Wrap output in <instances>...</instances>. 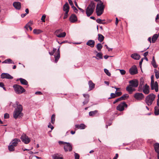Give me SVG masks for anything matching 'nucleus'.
Wrapping results in <instances>:
<instances>
[{"label": "nucleus", "mask_w": 159, "mask_h": 159, "mask_svg": "<svg viewBox=\"0 0 159 159\" xmlns=\"http://www.w3.org/2000/svg\"><path fill=\"white\" fill-rule=\"evenodd\" d=\"M104 36L101 34H98V40L100 42H102L104 39Z\"/></svg>", "instance_id": "obj_31"}, {"label": "nucleus", "mask_w": 159, "mask_h": 159, "mask_svg": "<svg viewBox=\"0 0 159 159\" xmlns=\"http://www.w3.org/2000/svg\"><path fill=\"white\" fill-rule=\"evenodd\" d=\"M69 20L71 22L74 23L77 20L76 16L75 14H72L70 17Z\"/></svg>", "instance_id": "obj_17"}, {"label": "nucleus", "mask_w": 159, "mask_h": 159, "mask_svg": "<svg viewBox=\"0 0 159 159\" xmlns=\"http://www.w3.org/2000/svg\"><path fill=\"white\" fill-rule=\"evenodd\" d=\"M148 52H145L143 54V56L144 57H146L148 54Z\"/></svg>", "instance_id": "obj_63"}, {"label": "nucleus", "mask_w": 159, "mask_h": 159, "mask_svg": "<svg viewBox=\"0 0 159 159\" xmlns=\"http://www.w3.org/2000/svg\"><path fill=\"white\" fill-rule=\"evenodd\" d=\"M48 128H51L52 130L54 128L51 125L50 123H49V125H48Z\"/></svg>", "instance_id": "obj_61"}, {"label": "nucleus", "mask_w": 159, "mask_h": 159, "mask_svg": "<svg viewBox=\"0 0 159 159\" xmlns=\"http://www.w3.org/2000/svg\"><path fill=\"white\" fill-rule=\"evenodd\" d=\"M15 147L14 146L10 143L8 147V149L11 152L15 150Z\"/></svg>", "instance_id": "obj_36"}, {"label": "nucleus", "mask_w": 159, "mask_h": 159, "mask_svg": "<svg viewBox=\"0 0 159 159\" xmlns=\"http://www.w3.org/2000/svg\"><path fill=\"white\" fill-rule=\"evenodd\" d=\"M144 80L142 78H141L140 82L139 84V86L143 87L144 85Z\"/></svg>", "instance_id": "obj_43"}, {"label": "nucleus", "mask_w": 159, "mask_h": 159, "mask_svg": "<svg viewBox=\"0 0 159 159\" xmlns=\"http://www.w3.org/2000/svg\"><path fill=\"white\" fill-rule=\"evenodd\" d=\"M129 84L126 88V90L129 94H131L132 92L135 90V88L138 87L139 83L138 80L134 79L129 81Z\"/></svg>", "instance_id": "obj_2"}, {"label": "nucleus", "mask_w": 159, "mask_h": 159, "mask_svg": "<svg viewBox=\"0 0 159 159\" xmlns=\"http://www.w3.org/2000/svg\"><path fill=\"white\" fill-rule=\"evenodd\" d=\"M134 97L137 100H141L144 98V96L142 93H136L134 95Z\"/></svg>", "instance_id": "obj_9"}, {"label": "nucleus", "mask_w": 159, "mask_h": 159, "mask_svg": "<svg viewBox=\"0 0 159 159\" xmlns=\"http://www.w3.org/2000/svg\"><path fill=\"white\" fill-rule=\"evenodd\" d=\"M154 146L156 152L157 153L159 152V143H156L154 144Z\"/></svg>", "instance_id": "obj_27"}, {"label": "nucleus", "mask_w": 159, "mask_h": 159, "mask_svg": "<svg viewBox=\"0 0 159 159\" xmlns=\"http://www.w3.org/2000/svg\"><path fill=\"white\" fill-rule=\"evenodd\" d=\"M1 78L2 79H12L13 77L7 73H2L1 75Z\"/></svg>", "instance_id": "obj_13"}, {"label": "nucleus", "mask_w": 159, "mask_h": 159, "mask_svg": "<svg viewBox=\"0 0 159 159\" xmlns=\"http://www.w3.org/2000/svg\"><path fill=\"white\" fill-rule=\"evenodd\" d=\"M118 154L117 153L116 154L115 156L113 158V159H117V158L118 157Z\"/></svg>", "instance_id": "obj_64"}, {"label": "nucleus", "mask_w": 159, "mask_h": 159, "mask_svg": "<svg viewBox=\"0 0 159 159\" xmlns=\"http://www.w3.org/2000/svg\"><path fill=\"white\" fill-rule=\"evenodd\" d=\"M129 73L131 75H134L137 74L138 72L137 67L135 65L133 66L129 70Z\"/></svg>", "instance_id": "obj_10"}, {"label": "nucleus", "mask_w": 159, "mask_h": 159, "mask_svg": "<svg viewBox=\"0 0 159 159\" xmlns=\"http://www.w3.org/2000/svg\"><path fill=\"white\" fill-rule=\"evenodd\" d=\"M96 48L98 51H100L102 48V46L101 43H98L97 45Z\"/></svg>", "instance_id": "obj_39"}, {"label": "nucleus", "mask_w": 159, "mask_h": 159, "mask_svg": "<svg viewBox=\"0 0 159 159\" xmlns=\"http://www.w3.org/2000/svg\"><path fill=\"white\" fill-rule=\"evenodd\" d=\"M68 11H67L64 14V16L63 17V19H66L67 18L68 16Z\"/></svg>", "instance_id": "obj_51"}, {"label": "nucleus", "mask_w": 159, "mask_h": 159, "mask_svg": "<svg viewBox=\"0 0 159 159\" xmlns=\"http://www.w3.org/2000/svg\"><path fill=\"white\" fill-rule=\"evenodd\" d=\"M131 57L135 60H139L140 59V56L137 53L133 54L131 55Z\"/></svg>", "instance_id": "obj_21"}, {"label": "nucleus", "mask_w": 159, "mask_h": 159, "mask_svg": "<svg viewBox=\"0 0 159 159\" xmlns=\"http://www.w3.org/2000/svg\"><path fill=\"white\" fill-rule=\"evenodd\" d=\"M53 159H63V157H60L58 154H56L52 156Z\"/></svg>", "instance_id": "obj_29"}, {"label": "nucleus", "mask_w": 159, "mask_h": 159, "mask_svg": "<svg viewBox=\"0 0 159 159\" xmlns=\"http://www.w3.org/2000/svg\"><path fill=\"white\" fill-rule=\"evenodd\" d=\"M57 50V49L56 48H53V50L51 52H49V53L51 55H53L54 53L56 52Z\"/></svg>", "instance_id": "obj_45"}, {"label": "nucleus", "mask_w": 159, "mask_h": 159, "mask_svg": "<svg viewBox=\"0 0 159 159\" xmlns=\"http://www.w3.org/2000/svg\"><path fill=\"white\" fill-rule=\"evenodd\" d=\"M55 116L54 114L52 115L51 117V122L52 124H54L55 120Z\"/></svg>", "instance_id": "obj_44"}, {"label": "nucleus", "mask_w": 159, "mask_h": 159, "mask_svg": "<svg viewBox=\"0 0 159 159\" xmlns=\"http://www.w3.org/2000/svg\"><path fill=\"white\" fill-rule=\"evenodd\" d=\"M2 63H11V64H14L13 61L10 58L7 59L5 60L4 61H3Z\"/></svg>", "instance_id": "obj_32"}, {"label": "nucleus", "mask_w": 159, "mask_h": 159, "mask_svg": "<svg viewBox=\"0 0 159 159\" xmlns=\"http://www.w3.org/2000/svg\"><path fill=\"white\" fill-rule=\"evenodd\" d=\"M89 84L90 90H91L94 88L95 84L93 83L92 81L90 80L89 82Z\"/></svg>", "instance_id": "obj_25"}, {"label": "nucleus", "mask_w": 159, "mask_h": 159, "mask_svg": "<svg viewBox=\"0 0 159 159\" xmlns=\"http://www.w3.org/2000/svg\"><path fill=\"white\" fill-rule=\"evenodd\" d=\"M75 127L80 129H84L86 128V125L84 124H81L80 125H76Z\"/></svg>", "instance_id": "obj_23"}, {"label": "nucleus", "mask_w": 159, "mask_h": 159, "mask_svg": "<svg viewBox=\"0 0 159 159\" xmlns=\"http://www.w3.org/2000/svg\"><path fill=\"white\" fill-rule=\"evenodd\" d=\"M155 97V95L153 93H151L148 95L145 98V102L148 106L151 105Z\"/></svg>", "instance_id": "obj_5"}, {"label": "nucleus", "mask_w": 159, "mask_h": 159, "mask_svg": "<svg viewBox=\"0 0 159 159\" xmlns=\"http://www.w3.org/2000/svg\"><path fill=\"white\" fill-rule=\"evenodd\" d=\"M72 8L76 13H77L78 12V10L74 6L72 7Z\"/></svg>", "instance_id": "obj_59"}, {"label": "nucleus", "mask_w": 159, "mask_h": 159, "mask_svg": "<svg viewBox=\"0 0 159 159\" xmlns=\"http://www.w3.org/2000/svg\"><path fill=\"white\" fill-rule=\"evenodd\" d=\"M96 21L99 24H104V23L102 22V20L99 18L97 19Z\"/></svg>", "instance_id": "obj_48"}, {"label": "nucleus", "mask_w": 159, "mask_h": 159, "mask_svg": "<svg viewBox=\"0 0 159 159\" xmlns=\"http://www.w3.org/2000/svg\"><path fill=\"white\" fill-rule=\"evenodd\" d=\"M19 80L21 83L23 85H27L28 84L27 81L25 79L22 78H20L19 80H17V81Z\"/></svg>", "instance_id": "obj_24"}, {"label": "nucleus", "mask_w": 159, "mask_h": 159, "mask_svg": "<svg viewBox=\"0 0 159 159\" xmlns=\"http://www.w3.org/2000/svg\"><path fill=\"white\" fill-rule=\"evenodd\" d=\"M104 6L102 1H100L99 3L97 4L96 8V13L98 16H100L103 13Z\"/></svg>", "instance_id": "obj_3"}, {"label": "nucleus", "mask_w": 159, "mask_h": 159, "mask_svg": "<svg viewBox=\"0 0 159 159\" xmlns=\"http://www.w3.org/2000/svg\"><path fill=\"white\" fill-rule=\"evenodd\" d=\"M154 114L155 115L157 116L159 115V106L155 107L154 108Z\"/></svg>", "instance_id": "obj_34"}, {"label": "nucleus", "mask_w": 159, "mask_h": 159, "mask_svg": "<svg viewBox=\"0 0 159 159\" xmlns=\"http://www.w3.org/2000/svg\"><path fill=\"white\" fill-rule=\"evenodd\" d=\"M87 45L90 46L91 47L93 48L94 46L95 41L93 40H90L86 43Z\"/></svg>", "instance_id": "obj_20"}, {"label": "nucleus", "mask_w": 159, "mask_h": 159, "mask_svg": "<svg viewBox=\"0 0 159 159\" xmlns=\"http://www.w3.org/2000/svg\"><path fill=\"white\" fill-rule=\"evenodd\" d=\"M33 24L32 22L31 21H30L28 22L25 25V28L27 30L28 29V28H29L30 29V30H32V28L30 26V25H32Z\"/></svg>", "instance_id": "obj_26"}, {"label": "nucleus", "mask_w": 159, "mask_h": 159, "mask_svg": "<svg viewBox=\"0 0 159 159\" xmlns=\"http://www.w3.org/2000/svg\"><path fill=\"white\" fill-rule=\"evenodd\" d=\"M57 56H56L55 55H54L55 58V63H57L58 60V59H59L60 57V53H57Z\"/></svg>", "instance_id": "obj_40"}, {"label": "nucleus", "mask_w": 159, "mask_h": 159, "mask_svg": "<svg viewBox=\"0 0 159 159\" xmlns=\"http://www.w3.org/2000/svg\"><path fill=\"white\" fill-rule=\"evenodd\" d=\"M69 2L72 7L74 6L73 2L71 0H68Z\"/></svg>", "instance_id": "obj_57"}, {"label": "nucleus", "mask_w": 159, "mask_h": 159, "mask_svg": "<svg viewBox=\"0 0 159 159\" xmlns=\"http://www.w3.org/2000/svg\"><path fill=\"white\" fill-rule=\"evenodd\" d=\"M62 30H58L56 31L55 32V34L57 37V34H59L60 33Z\"/></svg>", "instance_id": "obj_47"}, {"label": "nucleus", "mask_w": 159, "mask_h": 159, "mask_svg": "<svg viewBox=\"0 0 159 159\" xmlns=\"http://www.w3.org/2000/svg\"><path fill=\"white\" fill-rule=\"evenodd\" d=\"M20 142V140L19 139L16 138L13 140L10 144L16 147L17 146L18 143Z\"/></svg>", "instance_id": "obj_18"}, {"label": "nucleus", "mask_w": 159, "mask_h": 159, "mask_svg": "<svg viewBox=\"0 0 159 159\" xmlns=\"http://www.w3.org/2000/svg\"><path fill=\"white\" fill-rule=\"evenodd\" d=\"M46 18V15H43L41 18V20H42V22H44L45 21V19Z\"/></svg>", "instance_id": "obj_54"}, {"label": "nucleus", "mask_w": 159, "mask_h": 159, "mask_svg": "<svg viewBox=\"0 0 159 159\" xmlns=\"http://www.w3.org/2000/svg\"><path fill=\"white\" fill-rule=\"evenodd\" d=\"M116 93H111V97L108 98V99H110L112 98H114L116 97Z\"/></svg>", "instance_id": "obj_46"}, {"label": "nucleus", "mask_w": 159, "mask_h": 159, "mask_svg": "<svg viewBox=\"0 0 159 159\" xmlns=\"http://www.w3.org/2000/svg\"><path fill=\"white\" fill-rule=\"evenodd\" d=\"M104 71L105 73L107 75L109 76H110L111 75V73L109 72V70L106 69H104Z\"/></svg>", "instance_id": "obj_42"}, {"label": "nucleus", "mask_w": 159, "mask_h": 159, "mask_svg": "<svg viewBox=\"0 0 159 159\" xmlns=\"http://www.w3.org/2000/svg\"><path fill=\"white\" fill-rule=\"evenodd\" d=\"M15 105L17 106V107L15 109L13 113V117L15 119H16L18 118L21 117L23 115V113L22 112L23 110V107L22 105L19 104V102L16 101ZM15 107V104L13 106Z\"/></svg>", "instance_id": "obj_1"}, {"label": "nucleus", "mask_w": 159, "mask_h": 159, "mask_svg": "<svg viewBox=\"0 0 159 159\" xmlns=\"http://www.w3.org/2000/svg\"><path fill=\"white\" fill-rule=\"evenodd\" d=\"M138 91L139 92L143 91V87L139 86L138 88Z\"/></svg>", "instance_id": "obj_56"}, {"label": "nucleus", "mask_w": 159, "mask_h": 159, "mask_svg": "<svg viewBox=\"0 0 159 159\" xmlns=\"http://www.w3.org/2000/svg\"><path fill=\"white\" fill-rule=\"evenodd\" d=\"M33 33L35 34H39L43 32V31L39 29H34L33 31Z\"/></svg>", "instance_id": "obj_33"}, {"label": "nucleus", "mask_w": 159, "mask_h": 159, "mask_svg": "<svg viewBox=\"0 0 159 159\" xmlns=\"http://www.w3.org/2000/svg\"><path fill=\"white\" fill-rule=\"evenodd\" d=\"M13 87L17 94H21L25 91V89L21 86L18 84H14Z\"/></svg>", "instance_id": "obj_6"}, {"label": "nucleus", "mask_w": 159, "mask_h": 159, "mask_svg": "<svg viewBox=\"0 0 159 159\" xmlns=\"http://www.w3.org/2000/svg\"><path fill=\"white\" fill-rule=\"evenodd\" d=\"M158 99L157 101V105L158 106H159V94H158L157 95Z\"/></svg>", "instance_id": "obj_62"}, {"label": "nucleus", "mask_w": 159, "mask_h": 159, "mask_svg": "<svg viewBox=\"0 0 159 159\" xmlns=\"http://www.w3.org/2000/svg\"><path fill=\"white\" fill-rule=\"evenodd\" d=\"M22 141L25 144L28 143L30 141L29 138L25 134H23L20 138Z\"/></svg>", "instance_id": "obj_8"}, {"label": "nucleus", "mask_w": 159, "mask_h": 159, "mask_svg": "<svg viewBox=\"0 0 159 159\" xmlns=\"http://www.w3.org/2000/svg\"><path fill=\"white\" fill-rule=\"evenodd\" d=\"M143 92L146 94H148L149 93V87L147 84L143 86Z\"/></svg>", "instance_id": "obj_14"}, {"label": "nucleus", "mask_w": 159, "mask_h": 159, "mask_svg": "<svg viewBox=\"0 0 159 159\" xmlns=\"http://www.w3.org/2000/svg\"><path fill=\"white\" fill-rule=\"evenodd\" d=\"M60 144H66L67 143V142L61 141H59L58 142Z\"/></svg>", "instance_id": "obj_58"}, {"label": "nucleus", "mask_w": 159, "mask_h": 159, "mask_svg": "<svg viewBox=\"0 0 159 159\" xmlns=\"http://www.w3.org/2000/svg\"><path fill=\"white\" fill-rule=\"evenodd\" d=\"M158 37V34H154L152 36V42L154 43Z\"/></svg>", "instance_id": "obj_30"}, {"label": "nucleus", "mask_w": 159, "mask_h": 159, "mask_svg": "<svg viewBox=\"0 0 159 159\" xmlns=\"http://www.w3.org/2000/svg\"><path fill=\"white\" fill-rule=\"evenodd\" d=\"M63 9L64 11H65V12L67 11H68V12H69V6L67 2H66L65 4L64 5Z\"/></svg>", "instance_id": "obj_22"}, {"label": "nucleus", "mask_w": 159, "mask_h": 159, "mask_svg": "<svg viewBox=\"0 0 159 159\" xmlns=\"http://www.w3.org/2000/svg\"><path fill=\"white\" fill-rule=\"evenodd\" d=\"M153 79L154 76L153 75H152L151 77V83H153L154 82V81Z\"/></svg>", "instance_id": "obj_60"}, {"label": "nucleus", "mask_w": 159, "mask_h": 159, "mask_svg": "<svg viewBox=\"0 0 159 159\" xmlns=\"http://www.w3.org/2000/svg\"><path fill=\"white\" fill-rule=\"evenodd\" d=\"M75 159H79L80 156L78 154L75 153Z\"/></svg>", "instance_id": "obj_53"}, {"label": "nucleus", "mask_w": 159, "mask_h": 159, "mask_svg": "<svg viewBox=\"0 0 159 159\" xmlns=\"http://www.w3.org/2000/svg\"><path fill=\"white\" fill-rule=\"evenodd\" d=\"M151 88L152 90L155 89L156 92H157L158 91V83L157 81L153 83H151Z\"/></svg>", "instance_id": "obj_12"}, {"label": "nucleus", "mask_w": 159, "mask_h": 159, "mask_svg": "<svg viewBox=\"0 0 159 159\" xmlns=\"http://www.w3.org/2000/svg\"><path fill=\"white\" fill-rule=\"evenodd\" d=\"M115 93L117 96H119L121 95L122 93L121 92H117L116 91L115 92Z\"/></svg>", "instance_id": "obj_49"}, {"label": "nucleus", "mask_w": 159, "mask_h": 159, "mask_svg": "<svg viewBox=\"0 0 159 159\" xmlns=\"http://www.w3.org/2000/svg\"><path fill=\"white\" fill-rule=\"evenodd\" d=\"M89 115L90 116H99L98 111L96 110L93 111H91L89 112Z\"/></svg>", "instance_id": "obj_19"}, {"label": "nucleus", "mask_w": 159, "mask_h": 159, "mask_svg": "<svg viewBox=\"0 0 159 159\" xmlns=\"http://www.w3.org/2000/svg\"><path fill=\"white\" fill-rule=\"evenodd\" d=\"M66 35V33L65 32H63L60 33L59 34H57V37L59 38L64 37Z\"/></svg>", "instance_id": "obj_37"}, {"label": "nucleus", "mask_w": 159, "mask_h": 159, "mask_svg": "<svg viewBox=\"0 0 159 159\" xmlns=\"http://www.w3.org/2000/svg\"><path fill=\"white\" fill-rule=\"evenodd\" d=\"M95 8V3L91 2L86 9V14L87 16H89L93 12Z\"/></svg>", "instance_id": "obj_4"}, {"label": "nucleus", "mask_w": 159, "mask_h": 159, "mask_svg": "<svg viewBox=\"0 0 159 159\" xmlns=\"http://www.w3.org/2000/svg\"><path fill=\"white\" fill-rule=\"evenodd\" d=\"M154 72L155 73V76L156 78L158 79L159 78V72L158 70H157L156 69L154 70Z\"/></svg>", "instance_id": "obj_41"}, {"label": "nucleus", "mask_w": 159, "mask_h": 159, "mask_svg": "<svg viewBox=\"0 0 159 159\" xmlns=\"http://www.w3.org/2000/svg\"><path fill=\"white\" fill-rule=\"evenodd\" d=\"M121 100H122L120 98H117L115 101H114L113 103V104H115L117 102L119 101H121Z\"/></svg>", "instance_id": "obj_52"}, {"label": "nucleus", "mask_w": 159, "mask_h": 159, "mask_svg": "<svg viewBox=\"0 0 159 159\" xmlns=\"http://www.w3.org/2000/svg\"><path fill=\"white\" fill-rule=\"evenodd\" d=\"M152 64L153 67L155 68H156L157 67V65L156 64L155 60L154 57H153L152 58Z\"/></svg>", "instance_id": "obj_35"}, {"label": "nucleus", "mask_w": 159, "mask_h": 159, "mask_svg": "<svg viewBox=\"0 0 159 159\" xmlns=\"http://www.w3.org/2000/svg\"><path fill=\"white\" fill-rule=\"evenodd\" d=\"M64 149L65 152H70L72 151V148L71 144L69 143H67L64 146Z\"/></svg>", "instance_id": "obj_11"}, {"label": "nucleus", "mask_w": 159, "mask_h": 159, "mask_svg": "<svg viewBox=\"0 0 159 159\" xmlns=\"http://www.w3.org/2000/svg\"><path fill=\"white\" fill-rule=\"evenodd\" d=\"M127 105L125 102L120 104L116 107V109L120 111H122L124 110V107H127Z\"/></svg>", "instance_id": "obj_7"}, {"label": "nucleus", "mask_w": 159, "mask_h": 159, "mask_svg": "<svg viewBox=\"0 0 159 159\" xmlns=\"http://www.w3.org/2000/svg\"><path fill=\"white\" fill-rule=\"evenodd\" d=\"M128 95L127 94H125L123 95L122 96H121L120 98L121 100H125L127 98H128Z\"/></svg>", "instance_id": "obj_38"}, {"label": "nucleus", "mask_w": 159, "mask_h": 159, "mask_svg": "<svg viewBox=\"0 0 159 159\" xmlns=\"http://www.w3.org/2000/svg\"><path fill=\"white\" fill-rule=\"evenodd\" d=\"M93 57H95L97 59H98V58L102 59V54L101 52L98 53L96 57L94 56Z\"/></svg>", "instance_id": "obj_28"}, {"label": "nucleus", "mask_w": 159, "mask_h": 159, "mask_svg": "<svg viewBox=\"0 0 159 159\" xmlns=\"http://www.w3.org/2000/svg\"><path fill=\"white\" fill-rule=\"evenodd\" d=\"M13 5L15 8L17 10H19L21 8V3L19 2H13Z\"/></svg>", "instance_id": "obj_16"}, {"label": "nucleus", "mask_w": 159, "mask_h": 159, "mask_svg": "<svg viewBox=\"0 0 159 159\" xmlns=\"http://www.w3.org/2000/svg\"><path fill=\"white\" fill-rule=\"evenodd\" d=\"M83 95L84 97L85 98L84 101L83 102V105H84L88 103L89 102V95L88 94H84Z\"/></svg>", "instance_id": "obj_15"}, {"label": "nucleus", "mask_w": 159, "mask_h": 159, "mask_svg": "<svg viewBox=\"0 0 159 159\" xmlns=\"http://www.w3.org/2000/svg\"><path fill=\"white\" fill-rule=\"evenodd\" d=\"M9 117V114L7 113L5 114L4 115V118L5 119L8 118Z\"/></svg>", "instance_id": "obj_55"}, {"label": "nucleus", "mask_w": 159, "mask_h": 159, "mask_svg": "<svg viewBox=\"0 0 159 159\" xmlns=\"http://www.w3.org/2000/svg\"><path fill=\"white\" fill-rule=\"evenodd\" d=\"M120 72L121 75H124L125 73V71L124 70H120Z\"/></svg>", "instance_id": "obj_50"}]
</instances>
